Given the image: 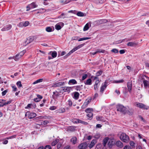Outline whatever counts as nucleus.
<instances>
[{
  "instance_id": "48",
  "label": "nucleus",
  "mask_w": 149,
  "mask_h": 149,
  "mask_svg": "<svg viewBox=\"0 0 149 149\" xmlns=\"http://www.w3.org/2000/svg\"><path fill=\"white\" fill-rule=\"evenodd\" d=\"M124 81L123 80H120L119 81H114V82L116 83H122Z\"/></svg>"
},
{
  "instance_id": "36",
  "label": "nucleus",
  "mask_w": 149,
  "mask_h": 149,
  "mask_svg": "<svg viewBox=\"0 0 149 149\" xmlns=\"http://www.w3.org/2000/svg\"><path fill=\"white\" fill-rule=\"evenodd\" d=\"M90 101L91 100H88V101L86 100L85 102L84 103L82 107L84 106H87L88 104L90 102Z\"/></svg>"
},
{
  "instance_id": "42",
  "label": "nucleus",
  "mask_w": 149,
  "mask_h": 149,
  "mask_svg": "<svg viewBox=\"0 0 149 149\" xmlns=\"http://www.w3.org/2000/svg\"><path fill=\"white\" fill-rule=\"evenodd\" d=\"M111 52L115 53H118V50L116 49H113L111 50Z\"/></svg>"
},
{
  "instance_id": "56",
  "label": "nucleus",
  "mask_w": 149,
  "mask_h": 149,
  "mask_svg": "<svg viewBox=\"0 0 149 149\" xmlns=\"http://www.w3.org/2000/svg\"><path fill=\"white\" fill-rule=\"evenodd\" d=\"M56 109V107L55 106H52L51 107L49 108V109L51 110H54Z\"/></svg>"
},
{
  "instance_id": "60",
  "label": "nucleus",
  "mask_w": 149,
  "mask_h": 149,
  "mask_svg": "<svg viewBox=\"0 0 149 149\" xmlns=\"http://www.w3.org/2000/svg\"><path fill=\"white\" fill-rule=\"evenodd\" d=\"M79 37L78 36H75L74 37H73L72 38V39L73 40H78Z\"/></svg>"
},
{
  "instance_id": "64",
  "label": "nucleus",
  "mask_w": 149,
  "mask_h": 149,
  "mask_svg": "<svg viewBox=\"0 0 149 149\" xmlns=\"http://www.w3.org/2000/svg\"><path fill=\"white\" fill-rule=\"evenodd\" d=\"M68 102V104L69 106H71L72 105V102L70 100H69Z\"/></svg>"
},
{
  "instance_id": "14",
  "label": "nucleus",
  "mask_w": 149,
  "mask_h": 149,
  "mask_svg": "<svg viewBox=\"0 0 149 149\" xmlns=\"http://www.w3.org/2000/svg\"><path fill=\"white\" fill-rule=\"evenodd\" d=\"M96 143V140L93 139L91 141V143L88 146V147L90 148H91L93 147Z\"/></svg>"
},
{
  "instance_id": "19",
  "label": "nucleus",
  "mask_w": 149,
  "mask_h": 149,
  "mask_svg": "<svg viewBox=\"0 0 149 149\" xmlns=\"http://www.w3.org/2000/svg\"><path fill=\"white\" fill-rule=\"evenodd\" d=\"M63 88L62 90L65 92H69L70 91V89L71 87H64L62 88Z\"/></svg>"
},
{
  "instance_id": "63",
  "label": "nucleus",
  "mask_w": 149,
  "mask_h": 149,
  "mask_svg": "<svg viewBox=\"0 0 149 149\" xmlns=\"http://www.w3.org/2000/svg\"><path fill=\"white\" fill-rule=\"evenodd\" d=\"M12 88L13 89V91H16L17 90V88L15 86H12Z\"/></svg>"
},
{
  "instance_id": "31",
  "label": "nucleus",
  "mask_w": 149,
  "mask_h": 149,
  "mask_svg": "<svg viewBox=\"0 0 149 149\" xmlns=\"http://www.w3.org/2000/svg\"><path fill=\"white\" fill-rule=\"evenodd\" d=\"M90 38H89V37L83 38H80L79 39L78 41H83V40H85L89 39H90Z\"/></svg>"
},
{
  "instance_id": "23",
  "label": "nucleus",
  "mask_w": 149,
  "mask_h": 149,
  "mask_svg": "<svg viewBox=\"0 0 149 149\" xmlns=\"http://www.w3.org/2000/svg\"><path fill=\"white\" fill-rule=\"evenodd\" d=\"M77 139L76 137H72L71 139V141L72 143L74 144L76 143Z\"/></svg>"
},
{
  "instance_id": "57",
  "label": "nucleus",
  "mask_w": 149,
  "mask_h": 149,
  "mask_svg": "<svg viewBox=\"0 0 149 149\" xmlns=\"http://www.w3.org/2000/svg\"><path fill=\"white\" fill-rule=\"evenodd\" d=\"M119 52H120V54H124L125 52V50H124V49L120 50V51Z\"/></svg>"
},
{
  "instance_id": "54",
  "label": "nucleus",
  "mask_w": 149,
  "mask_h": 149,
  "mask_svg": "<svg viewBox=\"0 0 149 149\" xmlns=\"http://www.w3.org/2000/svg\"><path fill=\"white\" fill-rule=\"evenodd\" d=\"M44 149H52V148L50 146L47 145L45 147Z\"/></svg>"
},
{
  "instance_id": "58",
  "label": "nucleus",
  "mask_w": 149,
  "mask_h": 149,
  "mask_svg": "<svg viewBox=\"0 0 149 149\" xmlns=\"http://www.w3.org/2000/svg\"><path fill=\"white\" fill-rule=\"evenodd\" d=\"M75 87H76L75 89L77 91H79L80 90V86H76Z\"/></svg>"
},
{
  "instance_id": "30",
  "label": "nucleus",
  "mask_w": 149,
  "mask_h": 149,
  "mask_svg": "<svg viewBox=\"0 0 149 149\" xmlns=\"http://www.w3.org/2000/svg\"><path fill=\"white\" fill-rule=\"evenodd\" d=\"M93 116V114L92 113H89L87 114V116L89 118L90 120L92 119Z\"/></svg>"
},
{
  "instance_id": "29",
  "label": "nucleus",
  "mask_w": 149,
  "mask_h": 149,
  "mask_svg": "<svg viewBox=\"0 0 149 149\" xmlns=\"http://www.w3.org/2000/svg\"><path fill=\"white\" fill-rule=\"evenodd\" d=\"M93 111V109L92 108H88L86 109L85 110V111L87 113H92L91 112Z\"/></svg>"
},
{
  "instance_id": "50",
  "label": "nucleus",
  "mask_w": 149,
  "mask_h": 149,
  "mask_svg": "<svg viewBox=\"0 0 149 149\" xmlns=\"http://www.w3.org/2000/svg\"><path fill=\"white\" fill-rule=\"evenodd\" d=\"M42 124H43L44 125H46L47 124L49 123V121L47 120H45L43 122H42Z\"/></svg>"
},
{
  "instance_id": "26",
  "label": "nucleus",
  "mask_w": 149,
  "mask_h": 149,
  "mask_svg": "<svg viewBox=\"0 0 149 149\" xmlns=\"http://www.w3.org/2000/svg\"><path fill=\"white\" fill-rule=\"evenodd\" d=\"M43 80V79H38L36 80L34 82H33V84H35L38 83L42 82V81Z\"/></svg>"
},
{
  "instance_id": "27",
  "label": "nucleus",
  "mask_w": 149,
  "mask_h": 149,
  "mask_svg": "<svg viewBox=\"0 0 149 149\" xmlns=\"http://www.w3.org/2000/svg\"><path fill=\"white\" fill-rule=\"evenodd\" d=\"M108 140V138L107 137L105 138L103 140V144L104 146H106V144L107 143Z\"/></svg>"
},
{
  "instance_id": "59",
  "label": "nucleus",
  "mask_w": 149,
  "mask_h": 149,
  "mask_svg": "<svg viewBox=\"0 0 149 149\" xmlns=\"http://www.w3.org/2000/svg\"><path fill=\"white\" fill-rule=\"evenodd\" d=\"M130 145L132 146H133L134 145V143L133 141H131L130 142Z\"/></svg>"
},
{
  "instance_id": "17",
  "label": "nucleus",
  "mask_w": 149,
  "mask_h": 149,
  "mask_svg": "<svg viewBox=\"0 0 149 149\" xmlns=\"http://www.w3.org/2000/svg\"><path fill=\"white\" fill-rule=\"evenodd\" d=\"M132 86V83L131 82H129L127 83V87L128 88V91L130 92H131Z\"/></svg>"
},
{
  "instance_id": "35",
  "label": "nucleus",
  "mask_w": 149,
  "mask_h": 149,
  "mask_svg": "<svg viewBox=\"0 0 149 149\" xmlns=\"http://www.w3.org/2000/svg\"><path fill=\"white\" fill-rule=\"evenodd\" d=\"M55 28L56 29L58 30L61 29V28L60 25L57 24L55 25Z\"/></svg>"
},
{
  "instance_id": "25",
  "label": "nucleus",
  "mask_w": 149,
  "mask_h": 149,
  "mask_svg": "<svg viewBox=\"0 0 149 149\" xmlns=\"http://www.w3.org/2000/svg\"><path fill=\"white\" fill-rule=\"evenodd\" d=\"M79 95V93L77 92H75L74 94V97L75 99H78Z\"/></svg>"
},
{
  "instance_id": "4",
  "label": "nucleus",
  "mask_w": 149,
  "mask_h": 149,
  "mask_svg": "<svg viewBox=\"0 0 149 149\" xmlns=\"http://www.w3.org/2000/svg\"><path fill=\"white\" fill-rule=\"evenodd\" d=\"M26 52L25 50H23L20 52L19 53L16 54L15 56V60L16 61H18L24 55Z\"/></svg>"
},
{
  "instance_id": "40",
  "label": "nucleus",
  "mask_w": 149,
  "mask_h": 149,
  "mask_svg": "<svg viewBox=\"0 0 149 149\" xmlns=\"http://www.w3.org/2000/svg\"><path fill=\"white\" fill-rule=\"evenodd\" d=\"M68 130L71 131H74L75 130V128L73 127H68Z\"/></svg>"
},
{
  "instance_id": "22",
  "label": "nucleus",
  "mask_w": 149,
  "mask_h": 149,
  "mask_svg": "<svg viewBox=\"0 0 149 149\" xmlns=\"http://www.w3.org/2000/svg\"><path fill=\"white\" fill-rule=\"evenodd\" d=\"M71 83L73 84H77V82L74 79H72L70 80L68 82V84H70Z\"/></svg>"
},
{
  "instance_id": "7",
  "label": "nucleus",
  "mask_w": 149,
  "mask_h": 149,
  "mask_svg": "<svg viewBox=\"0 0 149 149\" xmlns=\"http://www.w3.org/2000/svg\"><path fill=\"white\" fill-rule=\"evenodd\" d=\"M25 116H28V117L29 119H31L35 117L36 116V114L34 113L30 112L29 111H27L25 114Z\"/></svg>"
},
{
  "instance_id": "41",
  "label": "nucleus",
  "mask_w": 149,
  "mask_h": 149,
  "mask_svg": "<svg viewBox=\"0 0 149 149\" xmlns=\"http://www.w3.org/2000/svg\"><path fill=\"white\" fill-rule=\"evenodd\" d=\"M46 30L48 32H50L52 31V29L50 27H48L46 28Z\"/></svg>"
},
{
  "instance_id": "45",
  "label": "nucleus",
  "mask_w": 149,
  "mask_h": 149,
  "mask_svg": "<svg viewBox=\"0 0 149 149\" xmlns=\"http://www.w3.org/2000/svg\"><path fill=\"white\" fill-rule=\"evenodd\" d=\"M79 119H75L72 121L74 123H79Z\"/></svg>"
},
{
  "instance_id": "38",
  "label": "nucleus",
  "mask_w": 149,
  "mask_h": 149,
  "mask_svg": "<svg viewBox=\"0 0 149 149\" xmlns=\"http://www.w3.org/2000/svg\"><path fill=\"white\" fill-rule=\"evenodd\" d=\"M45 11V10L44 9H40L38 10L37 13H42Z\"/></svg>"
},
{
  "instance_id": "32",
  "label": "nucleus",
  "mask_w": 149,
  "mask_h": 149,
  "mask_svg": "<svg viewBox=\"0 0 149 149\" xmlns=\"http://www.w3.org/2000/svg\"><path fill=\"white\" fill-rule=\"evenodd\" d=\"M65 111V109L64 108H62L59 109L58 110V112L59 113H64Z\"/></svg>"
},
{
  "instance_id": "49",
  "label": "nucleus",
  "mask_w": 149,
  "mask_h": 149,
  "mask_svg": "<svg viewBox=\"0 0 149 149\" xmlns=\"http://www.w3.org/2000/svg\"><path fill=\"white\" fill-rule=\"evenodd\" d=\"M11 102H12V100H10L8 101L7 102H4V104H3V106H4V105H6L9 104L10 103H11Z\"/></svg>"
},
{
  "instance_id": "24",
  "label": "nucleus",
  "mask_w": 149,
  "mask_h": 149,
  "mask_svg": "<svg viewBox=\"0 0 149 149\" xmlns=\"http://www.w3.org/2000/svg\"><path fill=\"white\" fill-rule=\"evenodd\" d=\"M89 24L88 23H87L84 26L83 30L84 31L87 30L89 29Z\"/></svg>"
},
{
  "instance_id": "33",
  "label": "nucleus",
  "mask_w": 149,
  "mask_h": 149,
  "mask_svg": "<svg viewBox=\"0 0 149 149\" xmlns=\"http://www.w3.org/2000/svg\"><path fill=\"white\" fill-rule=\"evenodd\" d=\"M143 82L145 86H148V81L144 79L143 80Z\"/></svg>"
},
{
  "instance_id": "16",
  "label": "nucleus",
  "mask_w": 149,
  "mask_h": 149,
  "mask_svg": "<svg viewBox=\"0 0 149 149\" xmlns=\"http://www.w3.org/2000/svg\"><path fill=\"white\" fill-rule=\"evenodd\" d=\"M116 144L117 147L120 148H122L123 146V143L120 141H116Z\"/></svg>"
},
{
  "instance_id": "37",
  "label": "nucleus",
  "mask_w": 149,
  "mask_h": 149,
  "mask_svg": "<svg viewBox=\"0 0 149 149\" xmlns=\"http://www.w3.org/2000/svg\"><path fill=\"white\" fill-rule=\"evenodd\" d=\"M16 85L19 88H20L22 86L21 82L20 81L17 82L16 83Z\"/></svg>"
},
{
  "instance_id": "51",
  "label": "nucleus",
  "mask_w": 149,
  "mask_h": 149,
  "mask_svg": "<svg viewBox=\"0 0 149 149\" xmlns=\"http://www.w3.org/2000/svg\"><path fill=\"white\" fill-rule=\"evenodd\" d=\"M102 73V72L101 71H99L97 72L96 73V76H98L100 75Z\"/></svg>"
},
{
  "instance_id": "47",
  "label": "nucleus",
  "mask_w": 149,
  "mask_h": 149,
  "mask_svg": "<svg viewBox=\"0 0 149 149\" xmlns=\"http://www.w3.org/2000/svg\"><path fill=\"white\" fill-rule=\"evenodd\" d=\"M53 94L54 95H55V96L57 97L59 95V93L57 91L53 92Z\"/></svg>"
},
{
  "instance_id": "6",
  "label": "nucleus",
  "mask_w": 149,
  "mask_h": 149,
  "mask_svg": "<svg viewBox=\"0 0 149 149\" xmlns=\"http://www.w3.org/2000/svg\"><path fill=\"white\" fill-rule=\"evenodd\" d=\"M38 5L36 4L34 2H33L31 4L28 5L26 7V11H28L30 10L31 9L33 8L37 7Z\"/></svg>"
},
{
  "instance_id": "1",
  "label": "nucleus",
  "mask_w": 149,
  "mask_h": 149,
  "mask_svg": "<svg viewBox=\"0 0 149 149\" xmlns=\"http://www.w3.org/2000/svg\"><path fill=\"white\" fill-rule=\"evenodd\" d=\"M134 105L135 106H136L137 107L143 109L147 110L149 108V107L148 106L145 105L142 103L138 102H136L134 103Z\"/></svg>"
},
{
  "instance_id": "28",
  "label": "nucleus",
  "mask_w": 149,
  "mask_h": 149,
  "mask_svg": "<svg viewBox=\"0 0 149 149\" xmlns=\"http://www.w3.org/2000/svg\"><path fill=\"white\" fill-rule=\"evenodd\" d=\"M59 140H54V141H53L52 143H51V145L52 146H55L58 142Z\"/></svg>"
},
{
  "instance_id": "12",
  "label": "nucleus",
  "mask_w": 149,
  "mask_h": 149,
  "mask_svg": "<svg viewBox=\"0 0 149 149\" xmlns=\"http://www.w3.org/2000/svg\"><path fill=\"white\" fill-rule=\"evenodd\" d=\"M64 82H59L53 84L52 87H60L64 85Z\"/></svg>"
},
{
  "instance_id": "15",
  "label": "nucleus",
  "mask_w": 149,
  "mask_h": 149,
  "mask_svg": "<svg viewBox=\"0 0 149 149\" xmlns=\"http://www.w3.org/2000/svg\"><path fill=\"white\" fill-rule=\"evenodd\" d=\"M134 112V110L133 109H129L127 111H126V113H127L130 116H132Z\"/></svg>"
},
{
  "instance_id": "8",
  "label": "nucleus",
  "mask_w": 149,
  "mask_h": 149,
  "mask_svg": "<svg viewBox=\"0 0 149 149\" xmlns=\"http://www.w3.org/2000/svg\"><path fill=\"white\" fill-rule=\"evenodd\" d=\"M88 145L87 142H83L80 144L78 147L80 149H85L87 147Z\"/></svg>"
},
{
  "instance_id": "21",
  "label": "nucleus",
  "mask_w": 149,
  "mask_h": 149,
  "mask_svg": "<svg viewBox=\"0 0 149 149\" xmlns=\"http://www.w3.org/2000/svg\"><path fill=\"white\" fill-rule=\"evenodd\" d=\"M50 53L51 54V55L53 58H54L56 57L57 53L56 51L51 52Z\"/></svg>"
},
{
  "instance_id": "5",
  "label": "nucleus",
  "mask_w": 149,
  "mask_h": 149,
  "mask_svg": "<svg viewBox=\"0 0 149 149\" xmlns=\"http://www.w3.org/2000/svg\"><path fill=\"white\" fill-rule=\"evenodd\" d=\"M117 110L124 114L126 113V108L122 105H119L117 107Z\"/></svg>"
},
{
  "instance_id": "18",
  "label": "nucleus",
  "mask_w": 149,
  "mask_h": 149,
  "mask_svg": "<svg viewBox=\"0 0 149 149\" xmlns=\"http://www.w3.org/2000/svg\"><path fill=\"white\" fill-rule=\"evenodd\" d=\"M70 17L67 16V15L66 14H65L64 13H62L60 16L58 17V18H69Z\"/></svg>"
},
{
  "instance_id": "2",
  "label": "nucleus",
  "mask_w": 149,
  "mask_h": 149,
  "mask_svg": "<svg viewBox=\"0 0 149 149\" xmlns=\"http://www.w3.org/2000/svg\"><path fill=\"white\" fill-rule=\"evenodd\" d=\"M84 45V44H80L78 45V46L75 47L73 49H72L71 51H70L66 55L65 57H66L69 55H71L72 54L73 52L77 50V49L80 48L81 47H82Z\"/></svg>"
},
{
  "instance_id": "10",
  "label": "nucleus",
  "mask_w": 149,
  "mask_h": 149,
  "mask_svg": "<svg viewBox=\"0 0 149 149\" xmlns=\"http://www.w3.org/2000/svg\"><path fill=\"white\" fill-rule=\"evenodd\" d=\"M107 81H105L102 84V86L100 88V91L102 93L103 92L104 89L106 88L107 86Z\"/></svg>"
},
{
  "instance_id": "53",
  "label": "nucleus",
  "mask_w": 149,
  "mask_h": 149,
  "mask_svg": "<svg viewBox=\"0 0 149 149\" xmlns=\"http://www.w3.org/2000/svg\"><path fill=\"white\" fill-rule=\"evenodd\" d=\"M28 38V40H29L31 42H32L34 40V38L33 37H29Z\"/></svg>"
},
{
  "instance_id": "52",
  "label": "nucleus",
  "mask_w": 149,
  "mask_h": 149,
  "mask_svg": "<svg viewBox=\"0 0 149 149\" xmlns=\"http://www.w3.org/2000/svg\"><path fill=\"white\" fill-rule=\"evenodd\" d=\"M123 149H132L131 147L129 146H125L123 148Z\"/></svg>"
},
{
  "instance_id": "44",
  "label": "nucleus",
  "mask_w": 149,
  "mask_h": 149,
  "mask_svg": "<svg viewBox=\"0 0 149 149\" xmlns=\"http://www.w3.org/2000/svg\"><path fill=\"white\" fill-rule=\"evenodd\" d=\"M88 77L87 74H84L82 77V80H84V79H86Z\"/></svg>"
},
{
  "instance_id": "11",
  "label": "nucleus",
  "mask_w": 149,
  "mask_h": 149,
  "mask_svg": "<svg viewBox=\"0 0 149 149\" xmlns=\"http://www.w3.org/2000/svg\"><path fill=\"white\" fill-rule=\"evenodd\" d=\"M12 26L10 24H8L6 25V26L4 27L3 28L1 29L2 31H6L9 30L12 28Z\"/></svg>"
},
{
  "instance_id": "46",
  "label": "nucleus",
  "mask_w": 149,
  "mask_h": 149,
  "mask_svg": "<svg viewBox=\"0 0 149 149\" xmlns=\"http://www.w3.org/2000/svg\"><path fill=\"white\" fill-rule=\"evenodd\" d=\"M97 51L98 53H104L105 52V51L104 50H103L102 49H99L97 50Z\"/></svg>"
},
{
  "instance_id": "61",
  "label": "nucleus",
  "mask_w": 149,
  "mask_h": 149,
  "mask_svg": "<svg viewBox=\"0 0 149 149\" xmlns=\"http://www.w3.org/2000/svg\"><path fill=\"white\" fill-rule=\"evenodd\" d=\"M34 101L35 102H38L40 101V99H39L38 98H36L34 99Z\"/></svg>"
},
{
  "instance_id": "43",
  "label": "nucleus",
  "mask_w": 149,
  "mask_h": 149,
  "mask_svg": "<svg viewBox=\"0 0 149 149\" xmlns=\"http://www.w3.org/2000/svg\"><path fill=\"white\" fill-rule=\"evenodd\" d=\"M96 119L97 120H102V116H96Z\"/></svg>"
},
{
  "instance_id": "34",
  "label": "nucleus",
  "mask_w": 149,
  "mask_h": 149,
  "mask_svg": "<svg viewBox=\"0 0 149 149\" xmlns=\"http://www.w3.org/2000/svg\"><path fill=\"white\" fill-rule=\"evenodd\" d=\"M77 15L80 17H82L84 16V13L80 11L78 12L77 14Z\"/></svg>"
},
{
  "instance_id": "9",
  "label": "nucleus",
  "mask_w": 149,
  "mask_h": 149,
  "mask_svg": "<svg viewBox=\"0 0 149 149\" xmlns=\"http://www.w3.org/2000/svg\"><path fill=\"white\" fill-rule=\"evenodd\" d=\"M29 24V22L28 21L22 22H20L18 25L19 27H26Z\"/></svg>"
},
{
  "instance_id": "55",
  "label": "nucleus",
  "mask_w": 149,
  "mask_h": 149,
  "mask_svg": "<svg viewBox=\"0 0 149 149\" xmlns=\"http://www.w3.org/2000/svg\"><path fill=\"white\" fill-rule=\"evenodd\" d=\"M91 77L93 80H98V77L96 76H92Z\"/></svg>"
},
{
  "instance_id": "13",
  "label": "nucleus",
  "mask_w": 149,
  "mask_h": 149,
  "mask_svg": "<svg viewBox=\"0 0 149 149\" xmlns=\"http://www.w3.org/2000/svg\"><path fill=\"white\" fill-rule=\"evenodd\" d=\"M138 44V42H130L127 44V45L128 46L133 47L136 46Z\"/></svg>"
},
{
  "instance_id": "39",
  "label": "nucleus",
  "mask_w": 149,
  "mask_h": 149,
  "mask_svg": "<svg viewBox=\"0 0 149 149\" xmlns=\"http://www.w3.org/2000/svg\"><path fill=\"white\" fill-rule=\"evenodd\" d=\"M79 123H81L85 125H87L88 124V123L87 122L83 121L79 119Z\"/></svg>"
},
{
  "instance_id": "20",
  "label": "nucleus",
  "mask_w": 149,
  "mask_h": 149,
  "mask_svg": "<svg viewBox=\"0 0 149 149\" xmlns=\"http://www.w3.org/2000/svg\"><path fill=\"white\" fill-rule=\"evenodd\" d=\"M84 83L86 85H91L92 84V80L91 79H88L86 81H85Z\"/></svg>"
},
{
  "instance_id": "62",
  "label": "nucleus",
  "mask_w": 149,
  "mask_h": 149,
  "mask_svg": "<svg viewBox=\"0 0 149 149\" xmlns=\"http://www.w3.org/2000/svg\"><path fill=\"white\" fill-rule=\"evenodd\" d=\"M7 92V90H5L4 91H3L2 92V95L3 96H4V95H5Z\"/></svg>"
},
{
  "instance_id": "3",
  "label": "nucleus",
  "mask_w": 149,
  "mask_h": 149,
  "mask_svg": "<svg viewBox=\"0 0 149 149\" xmlns=\"http://www.w3.org/2000/svg\"><path fill=\"white\" fill-rule=\"evenodd\" d=\"M120 139L124 142H127L129 140V136L125 133H122L120 136Z\"/></svg>"
}]
</instances>
